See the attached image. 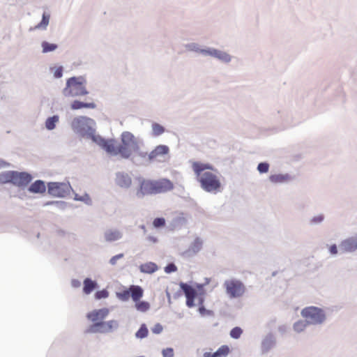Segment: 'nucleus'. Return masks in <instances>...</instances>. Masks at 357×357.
Wrapping results in <instances>:
<instances>
[{"label":"nucleus","instance_id":"nucleus-1","mask_svg":"<svg viewBox=\"0 0 357 357\" xmlns=\"http://www.w3.org/2000/svg\"><path fill=\"white\" fill-rule=\"evenodd\" d=\"M121 144H117L114 140L100 139L97 143L107 153L112 155H120L124 158H128L132 152L139 150V142L130 132L126 131L121 136Z\"/></svg>","mask_w":357,"mask_h":357},{"label":"nucleus","instance_id":"nucleus-2","mask_svg":"<svg viewBox=\"0 0 357 357\" xmlns=\"http://www.w3.org/2000/svg\"><path fill=\"white\" fill-rule=\"evenodd\" d=\"M192 168L203 190L214 193L221 190L222 185L217 170L211 165L195 161L192 163Z\"/></svg>","mask_w":357,"mask_h":357},{"label":"nucleus","instance_id":"nucleus-3","mask_svg":"<svg viewBox=\"0 0 357 357\" xmlns=\"http://www.w3.org/2000/svg\"><path fill=\"white\" fill-rule=\"evenodd\" d=\"M174 188V183L168 178L152 180L139 178L137 195L143 197L144 195L165 193L172 190Z\"/></svg>","mask_w":357,"mask_h":357},{"label":"nucleus","instance_id":"nucleus-4","mask_svg":"<svg viewBox=\"0 0 357 357\" xmlns=\"http://www.w3.org/2000/svg\"><path fill=\"white\" fill-rule=\"evenodd\" d=\"M180 287L186 297V305L188 307H192L195 305V300L197 298L198 300V305H199L198 310L200 314L202 316L212 314V312L206 310L203 305L206 294L203 285L198 284L196 287H193L186 283L181 282Z\"/></svg>","mask_w":357,"mask_h":357},{"label":"nucleus","instance_id":"nucleus-5","mask_svg":"<svg viewBox=\"0 0 357 357\" xmlns=\"http://www.w3.org/2000/svg\"><path fill=\"white\" fill-rule=\"evenodd\" d=\"M86 79L82 77H70L67 80L63 93L65 96H82L89 93L86 88Z\"/></svg>","mask_w":357,"mask_h":357},{"label":"nucleus","instance_id":"nucleus-6","mask_svg":"<svg viewBox=\"0 0 357 357\" xmlns=\"http://www.w3.org/2000/svg\"><path fill=\"white\" fill-rule=\"evenodd\" d=\"M32 179L31 174L26 172H19L16 171H8L0 174V183H11L17 186H25Z\"/></svg>","mask_w":357,"mask_h":357},{"label":"nucleus","instance_id":"nucleus-7","mask_svg":"<svg viewBox=\"0 0 357 357\" xmlns=\"http://www.w3.org/2000/svg\"><path fill=\"white\" fill-rule=\"evenodd\" d=\"M301 315L307 322L317 324L322 323L326 318L324 311L317 307L310 306L304 308L301 311Z\"/></svg>","mask_w":357,"mask_h":357},{"label":"nucleus","instance_id":"nucleus-8","mask_svg":"<svg viewBox=\"0 0 357 357\" xmlns=\"http://www.w3.org/2000/svg\"><path fill=\"white\" fill-rule=\"evenodd\" d=\"M226 293L231 298L242 296L245 291L243 283L236 279L227 280L224 282Z\"/></svg>","mask_w":357,"mask_h":357},{"label":"nucleus","instance_id":"nucleus-9","mask_svg":"<svg viewBox=\"0 0 357 357\" xmlns=\"http://www.w3.org/2000/svg\"><path fill=\"white\" fill-rule=\"evenodd\" d=\"M118 326L119 324L116 320L102 321L91 324L86 332L88 333H107L114 331Z\"/></svg>","mask_w":357,"mask_h":357},{"label":"nucleus","instance_id":"nucleus-10","mask_svg":"<svg viewBox=\"0 0 357 357\" xmlns=\"http://www.w3.org/2000/svg\"><path fill=\"white\" fill-rule=\"evenodd\" d=\"M144 290L138 285H130L128 289H124L116 294L118 298L123 301H127L131 297L133 301H138L143 296Z\"/></svg>","mask_w":357,"mask_h":357},{"label":"nucleus","instance_id":"nucleus-11","mask_svg":"<svg viewBox=\"0 0 357 357\" xmlns=\"http://www.w3.org/2000/svg\"><path fill=\"white\" fill-rule=\"evenodd\" d=\"M69 192V187L64 183L52 182L48 183V193L54 197H63Z\"/></svg>","mask_w":357,"mask_h":357},{"label":"nucleus","instance_id":"nucleus-12","mask_svg":"<svg viewBox=\"0 0 357 357\" xmlns=\"http://www.w3.org/2000/svg\"><path fill=\"white\" fill-rule=\"evenodd\" d=\"M169 149L166 145L157 146L149 154L150 161H164L167 157Z\"/></svg>","mask_w":357,"mask_h":357},{"label":"nucleus","instance_id":"nucleus-13","mask_svg":"<svg viewBox=\"0 0 357 357\" xmlns=\"http://www.w3.org/2000/svg\"><path fill=\"white\" fill-rule=\"evenodd\" d=\"M109 313V309L104 307L98 310H94L86 314V318L93 324L102 321Z\"/></svg>","mask_w":357,"mask_h":357},{"label":"nucleus","instance_id":"nucleus-14","mask_svg":"<svg viewBox=\"0 0 357 357\" xmlns=\"http://www.w3.org/2000/svg\"><path fill=\"white\" fill-rule=\"evenodd\" d=\"M340 247L343 252L355 251L357 249V238H350L343 241Z\"/></svg>","mask_w":357,"mask_h":357},{"label":"nucleus","instance_id":"nucleus-15","mask_svg":"<svg viewBox=\"0 0 357 357\" xmlns=\"http://www.w3.org/2000/svg\"><path fill=\"white\" fill-rule=\"evenodd\" d=\"M116 183L121 188H128L132 184V179L128 174L118 173L116 176Z\"/></svg>","mask_w":357,"mask_h":357},{"label":"nucleus","instance_id":"nucleus-16","mask_svg":"<svg viewBox=\"0 0 357 357\" xmlns=\"http://www.w3.org/2000/svg\"><path fill=\"white\" fill-rule=\"evenodd\" d=\"M230 352V349L227 345L221 346L215 352H205L204 357H227Z\"/></svg>","mask_w":357,"mask_h":357},{"label":"nucleus","instance_id":"nucleus-17","mask_svg":"<svg viewBox=\"0 0 357 357\" xmlns=\"http://www.w3.org/2000/svg\"><path fill=\"white\" fill-rule=\"evenodd\" d=\"M202 52L204 54L217 57L225 62H229L230 61V56L226 52H223L217 50H202Z\"/></svg>","mask_w":357,"mask_h":357},{"label":"nucleus","instance_id":"nucleus-18","mask_svg":"<svg viewBox=\"0 0 357 357\" xmlns=\"http://www.w3.org/2000/svg\"><path fill=\"white\" fill-rule=\"evenodd\" d=\"M291 176L288 174H272L269 176V180L273 183H283L291 180Z\"/></svg>","mask_w":357,"mask_h":357},{"label":"nucleus","instance_id":"nucleus-19","mask_svg":"<svg viewBox=\"0 0 357 357\" xmlns=\"http://www.w3.org/2000/svg\"><path fill=\"white\" fill-rule=\"evenodd\" d=\"M29 190L33 193H44L46 190V186L43 181L38 180L29 186Z\"/></svg>","mask_w":357,"mask_h":357},{"label":"nucleus","instance_id":"nucleus-20","mask_svg":"<svg viewBox=\"0 0 357 357\" xmlns=\"http://www.w3.org/2000/svg\"><path fill=\"white\" fill-rule=\"evenodd\" d=\"M158 269V266L153 262H147L139 266V270L143 273L151 274Z\"/></svg>","mask_w":357,"mask_h":357},{"label":"nucleus","instance_id":"nucleus-21","mask_svg":"<svg viewBox=\"0 0 357 357\" xmlns=\"http://www.w3.org/2000/svg\"><path fill=\"white\" fill-rule=\"evenodd\" d=\"M72 109H79L82 108H89V109H95L96 107V104L93 102H83L79 100H75L71 104Z\"/></svg>","mask_w":357,"mask_h":357},{"label":"nucleus","instance_id":"nucleus-22","mask_svg":"<svg viewBox=\"0 0 357 357\" xmlns=\"http://www.w3.org/2000/svg\"><path fill=\"white\" fill-rule=\"evenodd\" d=\"M83 284V292L87 295L90 294L97 287L96 282L90 278H86Z\"/></svg>","mask_w":357,"mask_h":357},{"label":"nucleus","instance_id":"nucleus-23","mask_svg":"<svg viewBox=\"0 0 357 357\" xmlns=\"http://www.w3.org/2000/svg\"><path fill=\"white\" fill-rule=\"evenodd\" d=\"M121 233L116 229H109L105 233V238L107 241H115L121 238Z\"/></svg>","mask_w":357,"mask_h":357},{"label":"nucleus","instance_id":"nucleus-24","mask_svg":"<svg viewBox=\"0 0 357 357\" xmlns=\"http://www.w3.org/2000/svg\"><path fill=\"white\" fill-rule=\"evenodd\" d=\"M50 22V15L45 13L43 15V19L38 24H37L34 28H31V30L33 29H45Z\"/></svg>","mask_w":357,"mask_h":357},{"label":"nucleus","instance_id":"nucleus-25","mask_svg":"<svg viewBox=\"0 0 357 357\" xmlns=\"http://www.w3.org/2000/svg\"><path fill=\"white\" fill-rule=\"evenodd\" d=\"M135 303V308L139 311V312H146L147 310H149L150 308V304L149 302L147 301H140L139 300L138 301H134Z\"/></svg>","mask_w":357,"mask_h":357},{"label":"nucleus","instance_id":"nucleus-26","mask_svg":"<svg viewBox=\"0 0 357 357\" xmlns=\"http://www.w3.org/2000/svg\"><path fill=\"white\" fill-rule=\"evenodd\" d=\"M59 121L58 116H53L47 119L45 126L48 130H53L55 128L56 123Z\"/></svg>","mask_w":357,"mask_h":357},{"label":"nucleus","instance_id":"nucleus-27","mask_svg":"<svg viewBox=\"0 0 357 357\" xmlns=\"http://www.w3.org/2000/svg\"><path fill=\"white\" fill-rule=\"evenodd\" d=\"M148 328L146 324H143L141 325L139 329L137 331L135 335L137 338H144L148 335Z\"/></svg>","mask_w":357,"mask_h":357},{"label":"nucleus","instance_id":"nucleus-28","mask_svg":"<svg viewBox=\"0 0 357 357\" xmlns=\"http://www.w3.org/2000/svg\"><path fill=\"white\" fill-rule=\"evenodd\" d=\"M43 52L47 53L54 51L57 48V45L53 43H49L46 41L42 43Z\"/></svg>","mask_w":357,"mask_h":357},{"label":"nucleus","instance_id":"nucleus-29","mask_svg":"<svg viewBox=\"0 0 357 357\" xmlns=\"http://www.w3.org/2000/svg\"><path fill=\"white\" fill-rule=\"evenodd\" d=\"M153 134L155 136L162 135L165 132V128L159 123H154L152 124Z\"/></svg>","mask_w":357,"mask_h":357},{"label":"nucleus","instance_id":"nucleus-30","mask_svg":"<svg viewBox=\"0 0 357 357\" xmlns=\"http://www.w3.org/2000/svg\"><path fill=\"white\" fill-rule=\"evenodd\" d=\"M242 333L243 331L240 327H235L230 331V336L232 338L238 339L241 337Z\"/></svg>","mask_w":357,"mask_h":357},{"label":"nucleus","instance_id":"nucleus-31","mask_svg":"<svg viewBox=\"0 0 357 357\" xmlns=\"http://www.w3.org/2000/svg\"><path fill=\"white\" fill-rule=\"evenodd\" d=\"M153 225L155 228L164 227L165 225V220L163 218H157L154 219Z\"/></svg>","mask_w":357,"mask_h":357},{"label":"nucleus","instance_id":"nucleus-32","mask_svg":"<svg viewBox=\"0 0 357 357\" xmlns=\"http://www.w3.org/2000/svg\"><path fill=\"white\" fill-rule=\"evenodd\" d=\"M108 296H109V292L106 289H102V290L98 291L95 294V298L97 300H100L102 298H106Z\"/></svg>","mask_w":357,"mask_h":357},{"label":"nucleus","instance_id":"nucleus-33","mask_svg":"<svg viewBox=\"0 0 357 357\" xmlns=\"http://www.w3.org/2000/svg\"><path fill=\"white\" fill-rule=\"evenodd\" d=\"M306 325H307L306 323H305L304 321H299L294 324V328L297 332H301L302 331L304 330Z\"/></svg>","mask_w":357,"mask_h":357},{"label":"nucleus","instance_id":"nucleus-34","mask_svg":"<svg viewBox=\"0 0 357 357\" xmlns=\"http://www.w3.org/2000/svg\"><path fill=\"white\" fill-rule=\"evenodd\" d=\"M269 169V165L266 162H261L258 165L257 170L260 173H266Z\"/></svg>","mask_w":357,"mask_h":357},{"label":"nucleus","instance_id":"nucleus-35","mask_svg":"<svg viewBox=\"0 0 357 357\" xmlns=\"http://www.w3.org/2000/svg\"><path fill=\"white\" fill-rule=\"evenodd\" d=\"M163 357H173L174 350L172 348H167L162 350Z\"/></svg>","mask_w":357,"mask_h":357},{"label":"nucleus","instance_id":"nucleus-36","mask_svg":"<svg viewBox=\"0 0 357 357\" xmlns=\"http://www.w3.org/2000/svg\"><path fill=\"white\" fill-rule=\"evenodd\" d=\"M187 49L190 51H194V52H202V50H200L198 47V45L197 44H195V43H192V44H189L186 46Z\"/></svg>","mask_w":357,"mask_h":357},{"label":"nucleus","instance_id":"nucleus-37","mask_svg":"<svg viewBox=\"0 0 357 357\" xmlns=\"http://www.w3.org/2000/svg\"><path fill=\"white\" fill-rule=\"evenodd\" d=\"M163 330L162 326L160 324H156L152 328L151 331L155 334H160Z\"/></svg>","mask_w":357,"mask_h":357},{"label":"nucleus","instance_id":"nucleus-38","mask_svg":"<svg viewBox=\"0 0 357 357\" xmlns=\"http://www.w3.org/2000/svg\"><path fill=\"white\" fill-rule=\"evenodd\" d=\"M176 270H177V268L174 264H169L165 268V271L167 273L175 272Z\"/></svg>","mask_w":357,"mask_h":357},{"label":"nucleus","instance_id":"nucleus-39","mask_svg":"<svg viewBox=\"0 0 357 357\" xmlns=\"http://www.w3.org/2000/svg\"><path fill=\"white\" fill-rule=\"evenodd\" d=\"M123 257V254H119V255H116L114 257H112L110 260H109V263L112 264V265H115L117 262V260L118 259H120L121 258Z\"/></svg>","mask_w":357,"mask_h":357},{"label":"nucleus","instance_id":"nucleus-40","mask_svg":"<svg viewBox=\"0 0 357 357\" xmlns=\"http://www.w3.org/2000/svg\"><path fill=\"white\" fill-rule=\"evenodd\" d=\"M63 75V68L62 67L57 68L54 72V76L56 78H59L62 77Z\"/></svg>","mask_w":357,"mask_h":357},{"label":"nucleus","instance_id":"nucleus-41","mask_svg":"<svg viewBox=\"0 0 357 357\" xmlns=\"http://www.w3.org/2000/svg\"><path fill=\"white\" fill-rule=\"evenodd\" d=\"M329 250L331 254L335 255L337 253V249L335 245H333L330 247Z\"/></svg>","mask_w":357,"mask_h":357},{"label":"nucleus","instance_id":"nucleus-42","mask_svg":"<svg viewBox=\"0 0 357 357\" xmlns=\"http://www.w3.org/2000/svg\"><path fill=\"white\" fill-rule=\"evenodd\" d=\"M80 282L77 280H72V286L75 288H77L80 286Z\"/></svg>","mask_w":357,"mask_h":357},{"label":"nucleus","instance_id":"nucleus-43","mask_svg":"<svg viewBox=\"0 0 357 357\" xmlns=\"http://www.w3.org/2000/svg\"><path fill=\"white\" fill-rule=\"evenodd\" d=\"M324 219V217L322 215H319L317 217H314L313 219H312V222H320L323 220Z\"/></svg>","mask_w":357,"mask_h":357},{"label":"nucleus","instance_id":"nucleus-44","mask_svg":"<svg viewBox=\"0 0 357 357\" xmlns=\"http://www.w3.org/2000/svg\"><path fill=\"white\" fill-rule=\"evenodd\" d=\"M9 164L2 160H0V168L8 167Z\"/></svg>","mask_w":357,"mask_h":357},{"label":"nucleus","instance_id":"nucleus-45","mask_svg":"<svg viewBox=\"0 0 357 357\" xmlns=\"http://www.w3.org/2000/svg\"><path fill=\"white\" fill-rule=\"evenodd\" d=\"M85 118L84 117H82V116H80L79 118H76L73 120V124L74 123H79L82 120L84 119Z\"/></svg>","mask_w":357,"mask_h":357},{"label":"nucleus","instance_id":"nucleus-46","mask_svg":"<svg viewBox=\"0 0 357 357\" xmlns=\"http://www.w3.org/2000/svg\"><path fill=\"white\" fill-rule=\"evenodd\" d=\"M196 243H199V244L201 243L198 240H197V241H196Z\"/></svg>","mask_w":357,"mask_h":357}]
</instances>
